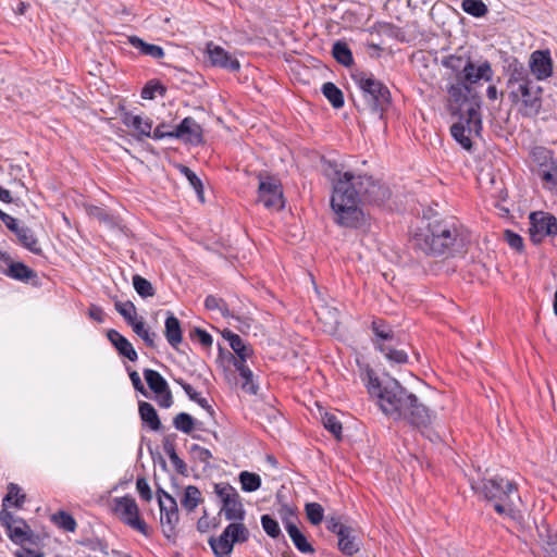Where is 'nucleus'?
<instances>
[{
    "mask_svg": "<svg viewBox=\"0 0 557 557\" xmlns=\"http://www.w3.org/2000/svg\"><path fill=\"white\" fill-rule=\"evenodd\" d=\"M545 550L549 557H557V533L548 535Z\"/></svg>",
    "mask_w": 557,
    "mask_h": 557,
    "instance_id": "64",
    "label": "nucleus"
},
{
    "mask_svg": "<svg viewBox=\"0 0 557 557\" xmlns=\"http://www.w3.org/2000/svg\"><path fill=\"white\" fill-rule=\"evenodd\" d=\"M168 126L165 124H159L153 132L151 131V136L153 139H163V138H174V129L168 131Z\"/></svg>",
    "mask_w": 557,
    "mask_h": 557,
    "instance_id": "62",
    "label": "nucleus"
},
{
    "mask_svg": "<svg viewBox=\"0 0 557 557\" xmlns=\"http://www.w3.org/2000/svg\"><path fill=\"white\" fill-rule=\"evenodd\" d=\"M128 325L132 326L133 331L141 337L148 346H153V339L149 331L145 327L143 315H123Z\"/></svg>",
    "mask_w": 557,
    "mask_h": 557,
    "instance_id": "35",
    "label": "nucleus"
},
{
    "mask_svg": "<svg viewBox=\"0 0 557 557\" xmlns=\"http://www.w3.org/2000/svg\"><path fill=\"white\" fill-rule=\"evenodd\" d=\"M174 138L190 145H199L202 141V128L195 119L185 117L175 128Z\"/></svg>",
    "mask_w": 557,
    "mask_h": 557,
    "instance_id": "19",
    "label": "nucleus"
},
{
    "mask_svg": "<svg viewBox=\"0 0 557 557\" xmlns=\"http://www.w3.org/2000/svg\"><path fill=\"white\" fill-rule=\"evenodd\" d=\"M209 545L211 546L215 557H228L232 554L234 547V544L226 529H224L218 539L210 537Z\"/></svg>",
    "mask_w": 557,
    "mask_h": 557,
    "instance_id": "27",
    "label": "nucleus"
},
{
    "mask_svg": "<svg viewBox=\"0 0 557 557\" xmlns=\"http://www.w3.org/2000/svg\"><path fill=\"white\" fill-rule=\"evenodd\" d=\"M108 339L115 347L119 354L131 361H136L138 356L131 342L116 330L108 331Z\"/></svg>",
    "mask_w": 557,
    "mask_h": 557,
    "instance_id": "23",
    "label": "nucleus"
},
{
    "mask_svg": "<svg viewBox=\"0 0 557 557\" xmlns=\"http://www.w3.org/2000/svg\"><path fill=\"white\" fill-rule=\"evenodd\" d=\"M332 172L331 209L334 222L343 227L359 228L368 224V215L361 207V198L354 185V173L330 165Z\"/></svg>",
    "mask_w": 557,
    "mask_h": 557,
    "instance_id": "2",
    "label": "nucleus"
},
{
    "mask_svg": "<svg viewBox=\"0 0 557 557\" xmlns=\"http://www.w3.org/2000/svg\"><path fill=\"white\" fill-rule=\"evenodd\" d=\"M493 75L494 72L488 61L481 62L478 65L470 61L460 78L471 86L481 79L490 82L492 81Z\"/></svg>",
    "mask_w": 557,
    "mask_h": 557,
    "instance_id": "22",
    "label": "nucleus"
},
{
    "mask_svg": "<svg viewBox=\"0 0 557 557\" xmlns=\"http://www.w3.org/2000/svg\"><path fill=\"white\" fill-rule=\"evenodd\" d=\"M239 482L244 492H255L261 486V478L259 474L249 471H242L239 473Z\"/></svg>",
    "mask_w": 557,
    "mask_h": 557,
    "instance_id": "39",
    "label": "nucleus"
},
{
    "mask_svg": "<svg viewBox=\"0 0 557 557\" xmlns=\"http://www.w3.org/2000/svg\"><path fill=\"white\" fill-rule=\"evenodd\" d=\"M214 493L222 503L221 512L228 521H243L245 509L238 492L230 483L221 482L214 484Z\"/></svg>",
    "mask_w": 557,
    "mask_h": 557,
    "instance_id": "8",
    "label": "nucleus"
},
{
    "mask_svg": "<svg viewBox=\"0 0 557 557\" xmlns=\"http://www.w3.org/2000/svg\"><path fill=\"white\" fill-rule=\"evenodd\" d=\"M286 531L295 547L304 554H313V546L307 541L306 535L299 530L296 523H286Z\"/></svg>",
    "mask_w": 557,
    "mask_h": 557,
    "instance_id": "28",
    "label": "nucleus"
},
{
    "mask_svg": "<svg viewBox=\"0 0 557 557\" xmlns=\"http://www.w3.org/2000/svg\"><path fill=\"white\" fill-rule=\"evenodd\" d=\"M258 202L269 210L278 211L283 209V190L277 178L259 175Z\"/></svg>",
    "mask_w": 557,
    "mask_h": 557,
    "instance_id": "10",
    "label": "nucleus"
},
{
    "mask_svg": "<svg viewBox=\"0 0 557 557\" xmlns=\"http://www.w3.org/2000/svg\"><path fill=\"white\" fill-rule=\"evenodd\" d=\"M354 185L360 197L362 195L367 201L376 205L383 203L391 195L386 186L374 181L371 176H356L354 174Z\"/></svg>",
    "mask_w": 557,
    "mask_h": 557,
    "instance_id": "12",
    "label": "nucleus"
},
{
    "mask_svg": "<svg viewBox=\"0 0 557 557\" xmlns=\"http://www.w3.org/2000/svg\"><path fill=\"white\" fill-rule=\"evenodd\" d=\"M322 92L325 98L332 103L334 108H342L344 106V96L342 90L333 83H325L322 86Z\"/></svg>",
    "mask_w": 557,
    "mask_h": 557,
    "instance_id": "38",
    "label": "nucleus"
},
{
    "mask_svg": "<svg viewBox=\"0 0 557 557\" xmlns=\"http://www.w3.org/2000/svg\"><path fill=\"white\" fill-rule=\"evenodd\" d=\"M225 529L228 532L233 544L245 543L249 539V530L244 523H242V521L230 523Z\"/></svg>",
    "mask_w": 557,
    "mask_h": 557,
    "instance_id": "37",
    "label": "nucleus"
},
{
    "mask_svg": "<svg viewBox=\"0 0 557 557\" xmlns=\"http://www.w3.org/2000/svg\"><path fill=\"white\" fill-rule=\"evenodd\" d=\"M160 92L161 95L164 94V87L160 84H157V83H148L141 90V97L144 99H153L154 98V95L156 92Z\"/></svg>",
    "mask_w": 557,
    "mask_h": 557,
    "instance_id": "58",
    "label": "nucleus"
},
{
    "mask_svg": "<svg viewBox=\"0 0 557 557\" xmlns=\"http://www.w3.org/2000/svg\"><path fill=\"white\" fill-rule=\"evenodd\" d=\"M332 53L335 60L345 66H349L354 62L351 51L346 42L336 41L333 45Z\"/></svg>",
    "mask_w": 557,
    "mask_h": 557,
    "instance_id": "36",
    "label": "nucleus"
},
{
    "mask_svg": "<svg viewBox=\"0 0 557 557\" xmlns=\"http://www.w3.org/2000/svg\"><path fill=\"white\" fill-rule=\"evenodd\" d=\"M450 134L455 138V140L465 149L470 150L472 148V141L470 139V135L462 124H453L450 127Z\"/></svg>",
    "mask_w": 557,
    "mask_h": 557,
    "instance_id": "49",
    "label": "nucleus"
},
{
    "mask_svg": "<svg viewBox=\"0 0 557 557\" xmlns=\"http://www.w3.org/2000/svg\"><path fill=\"white\" fill-rule=\"evenodd\" d=\"M507 91L510 101L518 106L519 112L524 116H534L542 107V87L531 77L529 72L520 64L511 69L507 81Z\"/></svg>",
    "mask_w": 557,
    "mask_h": 557,
    "instance_id": "4",
    "label": "nucleus"
},
{
    "mask_svg": "<svg viewBox=\"0 0 557 557\" xmlns=\"http://www.w3.org/2000/svg\"><path fill=\"white\" fill-rule=\"evenodd\" d=\"M164 336L172 348L178 349L183 342V330L180 320L175 315H168Z\"/></svg>",
    "mask_w": 557,
    "mask_h": 557,
    "instance_id": "24",
    "label": "nucleus"
},
{
    "mask_svg": "<svg viewBox=\"0 0 557 557\" xmlns=\"http://www.w3.org/2000/svg\"><path fill=\"white\" fill-rule=\"evenodd\" d=\"M352 78L362 91L366 109L382 116L391 102L388 88L370 73L358 72Z\"/></svg>",
    "mask_w": 557,
    "mask_h": 557,
    "instance_id": "6",
    "label": "nucleus"
},
{
    "mask_svg": "<svg viewBox=\"0 0 557 557\" xmlns=\"http://www.w3.org/2000/svg\"><path fill=\"white\" fill-rule=\"evenodd\" d=\"M461 8L466 13L474 17H482L488 11L485 3L481 0H463Z\"/></svg>",
    "mask_w": 557,
    "mask_h": 557,
    "instance_id": "48",
    "label": "nucleus"
},
{
    "mask_svg": "<svg viewBox=\"0 0 557 557\" xmlns=\"http://www.w3.org/2000/svg\"><path fill=\"white\" fill-rule=\"evenodd\" d=\"M278 515L285 528L286 523H295V520H297L296 509L292 508L287 504H283L281 506V508L278 509Z\"/></svg>",
    "mask_w": 557,
    "mask_h": 557,
    "instance_id": "54",
    "label": "nucleus"
},
{
    "mask_svg": "<svg viewBox=\"0 0 557 557\" xmlns=\"http://www.w3.org/2000/svg\"><path fill=\"white\" fill-rule=\"evenodd\" d=\"M8 274L15 280L25 282L36 276V273L22 262L12 263Z\"/></svg>",
    "mask_w": 557,
    "mask_h": 557,
    "instance_id": "44",
    "label": "nucleus"
},
{
    "mask_svg": "<svg viewBox=\"0 0 557 557\" xmlns=\"http://www.w3.org/2000/svg\"><path fill=\"white\" fill-rule=\"evenodd\" d=\"M144 377L148 387L157 395L158 405L162 408H170L173 404V396L166 380L152 369H145Z\"/></svg>",
    "mask_w": 557,
    "mask_h": 557,
    "instance_id": "14",
    "label": "nucleus"
},
{
    "mask_svg": "<svg viewBox=\"0 0 557 557\" xmlns=\"http://www.w3.org/2000/svg\"><path fill=\"white\" fill-rule=\"evenodd\" d=\"M133 285H134V288L136 289V292L143 296V297H147V296H151L152 295V285L149 281H147L146 278L139 276V275H135L133 277Z\"/></svg>",
    "mask_w": 557,
    "mask_h": 557,
    "instance_id": "53",
    "label": "nucleus"
},
{
    "mask_svg": "<svg viewBox=\"0 0 557 557\" xmlns=\"http://www.w3.org/2000/svg\"><path fill=\"white\" fill-rule=\"evenodd\" d=\"M321 420H322V424L324 425V428L329 432H331L336 440L342 438V430H343L342 423L335 414L325 412L322 416Z\"/></svg>",
    "mask_w": 557,
    "mask_h": 557,
    "instance_id": "46",
    "label": "nucleus"
},
{
    "mask_svg": "<svg viewBox=\"0 0 557 557\" xmlns=\"http://www.w3.org/2000/svg\"><path fill=\"white\" fill-rule=\"evenodd\" d=\"M541 159L543 161L537 169V176L542 180L545 188L557 194V164L547 150L541 152Z\"/></svg>",
    "mask_w": 557,
    "mask_h": 557,
    "instance_id": "17",
    "label": "nucleus"
},
{
    "mask_svg": "<svg viewBox=\"0 0 557 557\" xmlns=\"http://www.w3.org/2000/svg\"><path fill=\"white\" fill-rule=\"evenodd\" d=\"M233 366L244 380L242 387L251 394H256L258 387L252 382V371L246 364V360H234Z\"/></svg>",
    "mask_w": 557,
    "mask_h": 557,
    "instance_id": "34",
    "label": "nucleus"
},
{
    "mask_svg": "<svg viewBox=\"0 0 557 557\" xmlns=\"http://www.w3.org/2000/svg\"><path fill=\"white\" fill-rule=\"evenodd\" d=\"M190 453L194 455L195 459L206 465H208L210 459H212L213 457L209 449L201 447L197 444L191 445Z\"/></svg>",
    "mask_w": 557,
    "mask_h": 557,
    "instance_id": "55",
    "label": "nucleus"
},
{
    "mask_svg": "<svg viewBox=\"0 0 557 557\" xmlns=\"http://www.w3.org/2000/svg\"><path fill=\"white\" fill-rule=\"evenodd\" d=\"M223 337L228 341L231 348L236 354L237 358L231 355V358L234 360H247V358L252 354V350L247 347L242 339V337L228 330H224L222 333Z\"/></svg>",
    "mask_w": 557,
    "mask_h": 557,
    "instance_id": "25",
    "label": "nucleus"
},
{
    "mask_svg": "<svg viewBox=\"0 0 557 557\" xmlns=\"http://www.w3.org/2000/svg\"><path fill=\"white\" fill-rule=\"evenodd\" d=\"M83 545L87 546L91 550H100L104 555H108V544L103 540L90 539V540L84 541Z\"/></svg>",
    "mask_w": 557,
    "mask_h": 557,
    "instance_id": "61",
    "label": "nucleus"
},
{
    "mask_svg": "<svg viewBox=\"0 0 557 557\" xmlns=\"http://www.w3.org/2000/svg\"><path fill=\"white\" fill-rule=\"evenodd\" d=\"M530 238L534 244H540L546 236L557 234V219L542 211L530 214Z\"/></svg>",
    "mask_w": 557,
    "mask_h": 557,
    "instance_id": "11",
    "label": "nucleus"
},
{
    "mask_svg": "<svg viewBox=\"0 0 557 557\" xmlns=\"http://www.w3.org/2000/svg\"><path fill=\"white\" fill-rule=\"evenodd\" d=\"M205 307L209 311L219 310L222 313L228 312V308L226 307V304L214 296H208L205 301Z\"/></svg>",
    "mask_w": 557,
    "mask_h": 557,
    "instance_id": "57",
    "label": "nucleus"
},
{
    "mask_svg": "<svg viewBox=\"0 0 557 557\" xmlns=\"http://www.w3.org/2000/svg\"><path fill=\"white\" fill-rule=\"evenodd\" d=\"M553 60L549 50H535L529 59L530 72L537 81H545L553 75Z\"/></svg>",
    "mask_w": 557,
    "mask_h": 557,
    "instance_id": "15",
    "label": "nucleus"
},
{
    "mask_svg": "<svg viewBox=\"0 0 557 557\" xmlns=\"http://www.w3.org/2000/svg\"><path fill=\"white\" fill-rule=\"evenodd\" d=\"M305 512L309 522L313 525L320 524L324 519V509L319 503H307Z\"/></svg>",
    "mask_w": 557,
    "mask_h": 557,
    "instance_id": "47",
    "label": "nucleus"
},
{
    "mask_svg": "<svg viewBox=\"0 0 557 557\" xmlns=\"http://www.w3.org/2000/svg\"><path fill=\"white\" fill-rule=\"evenodd\" d=\"M374 338H372V343L375 349H379V346H384L389 343H398L399 334L394 331L393 326L382 318H375L370 325Z\"/></svg>",
    "mask_w": 557,
    "mask_h": 557,
    "instance_id": "18",
    "label": "nucleus"
},
{
    "mask_svg": "<svg viewBox=\"0 0 557 557\" xmlns=\"http://www.w3.org/2000/svg\"><path fill=\"white\" fill-rule=\"evenodd\" d=\"M122 123L132 132L136 139L150 137L152 131V121L143 115L124 112L121 116Z\"/></svg>",
    "mask_w": 557,
    "mask_h": 557,
    "instance_id": "20",
    "label": "nucleus"
},
{
    "mask_svg": "<svg viewBox=\"0 0 557 557\" xmlns=\"http://www.w3.org/2000/svg\"><path fill=\"white\" fill-rule=\"evenodd\" d=\"M136 488H137L139 496L141 497L143 500L150 502L152 499V492H151V488H150L146 478H144V476L137 478Z\"/></svg>",
    "mask_w": 557,
    "mask_h": 557,
    "instance_id": "56",
    "label": "nucleus"
},
{
    "mask_svg": "<svg viewBox=\"0 0 557 557\" xmlns=\"http://www.w3.org/2000/svg\"><path fill=\"white\" fill-rule=\"evenodd\" d=\"M173 425L176 430L189 434L195 426V420L189 413L181 412L174 417Z\"/></svg>",
    "mask_w": 557,
    "mask_h": 557,
    "instance_id": "51",
    "label": "nucleus"
},
{
    "mask_svg": "<svg viewBox=\"0 0 557 557\" xmlns=\"http://www.w3.org/2000/svg\"><path fill=\"white\" fill-rule=\"evenodd\" d=\"M26 495L21 493V488L15 483L8 485V493L3 498V505L11 504L16 508H21L25 502Z\"/></svg>",
    "mask_w": 557,
    "mask_h": 557,
    "instance_id": "43",
    "label": "nucleus"
},
{
    "mask_svg": "<svg viewBox=\"0 0 557 557\" xmlns=\"http://www.w3.org/2000/svg\"><path fill=\"white\" fill-rule=\"evenodd\" d=\"M449 99L456 103H459L461 108H466L468 95L471 92V86L465 83L461 78L456 84H451L447 89Z\"/></svg>",
    "mask_w": 557,
    "mask_h": 557,
    "instance_id": "30",
    "label": "nucleus"
},
{
    "mask_svg": "<svg viewBox=\"0 0 557 557\" xmlns=\"http://www.w3.org/2000/svg\"><path fill=\"white\" fill-rule=\"evenodd\" d=\"M458 228L448 221H434L419 228L413 236L414 246L425 253L442 255L457 244Z\"/></svg>",
    "mask_w": 557,
    "mask_h": 557,
    "instance_id": "5",
    "label": "nucleus"
},
{
    "mask_svg": "<svg viewBox=\"0 0 557 557\" xmlns=\"http://www.w3.org/2000/svg\"><path fill=\"white\" fill-rule=\"evenodd\" d=\"M128 42L132 47L139 50L141 54L149 55L153 59H162L164 57V51L162 47L145 42L137 36L128 37Z\"/></svg>",
    "mask_w": 557,
    "mask_h": 557,
    "instance_id": "31",
    "label": "nucleus"
},
{
    "mask_svg": "<svg viewBox=\"0 0 557 557\" xmlns=\"http://www.w3.org/2000/svg\"><path fill=\"white\" fill-rule=\"evenodd\" d=\"M315 321V327L320 331L330 335L338 333L339 322L336 315H317Z\"/></svg>",
    "mask_w": 557,
    "mask_h": 557,
    "instance_id": "41",
    "label": "nucleus"
},
{
    "mask_svg": "<svg viewBox=\"0 0 557 557\" xmlns=\"http://www.w3.org/2000/svg\"><path fill=\"white\" fill-rule=\"evenodd\" d=\"M260 521H261L262 529L267 533L268 536H270L271 539H274V540L282 537L285 541L278 522L272 516H270L268 513L262 515Z\"/></svg>",
    "mask_w": 557,
    "mask_h": 557,
    "instance_id": "42",
    "label": "nucleus"
},
{
    "mask_svg": "<svg viewBox=\"0 0 557 557\" xmlns=\"http://www.w3.org/2000/svg\"><path fill=\"white\" fill-rule=\"evenodd\" d=\"M176 383L184 389V392L186 393L190 400H198L200 394L196 392L195 388L189 383L185 382L183 379L176 380Z\"/></svg>",
    "mask_w": 557,
    "mask_h": 557,
    "instance_id": "63",
    "label": "nucleus"
},
{
    "mask_svg": "<svg viewBox=\"0 0 557 557\" xmlns=\"http://www.w3.org/2000/svg\"><path fill=\"white\" fill-rule=\"evenodd\" d=\"M460 111L461 113L459 121L455 124H462L465 131H467L469 135H479L480 131L482 129L479 101L472 100L471 102L467 103L466 108H460Z\"/></svg>",
    "mask_w": 557,
    "mask_h": 557,
    "instance_id": "16",
    "label": "nucleus"
},
{
    "mask_svg": "<svg viewBox=\"0 0 557 557\" xmlns=\"http://www.w3.org/2000/svg\"><path fill=\"white\" fill-rule=\"evenodd\" d=\"M368 392L379 398L382 411L393 419H403L417 429L428 428L433 414L419 398L395 379L382 383L371 368H367Z\"/></svg>",
    "mask_w": 557,
    "mask_h": 557,
    "instance_id": "1",
    "label": "nucleus"
},
{
    "mask_svg": "<svg viewBox=\"0 0 557 557\" xmlns=\"http://www.w3.org/2000/svg\"><path fill=\"white\" fill-rule=\"evenodd\" d=\"M52 521L61 529L67 532H74L77 524L72 515L60 510L52 516Z\"/></svg>",
    "mask_w": 557,
    "mask_h": 557,
    "instance_id": "45",
    "label": "nucleus"
},
{
    "mask_svg": "<svg viewBox=\"0 0 557 557\" xmlns=\"http://www.w3.org/2000/svg\"><path fill=\"white\" fill-rule=\"evenodd\" d=\"M207 53L211 64L214 66H220L232 72L238 71L240 67L236 58L225 51L222 47L215 46L212 42L208 44Z\"/></svg>",
    "mask_w": 557,
    "mask_h": 557,
    "instance_id": "21",
    "label": "nucleus"
},
{
    "mask_svg": "<svg viewBox=\"0 0 557 557\" xmlns=\"http://www.w3.org/2000/svg\"><path fill=\"white\" fill-rule=\"evenodd\" d=\"M180 171L182 174H184V176L187 178L189 184L193 186L199 200L201 202H203L205 201L203 187H202V183H201L200 178L196 175V173H194L189 168H187L185 165H180Z\"/></svg>",
    "mask_w": 557,
    "mask_h": 557,
    "instance_id": "50",
    "label": "nucleus"
},
{
    "mask_svg": "<svg viewBox=\"0 0 557 557\" xmlns=\"http://www.w3.org/2000/svg\"><path fill=\"white\" fill-rule=\"evenodd\" d=\"M507 244L515 250L520 251L523 247V240L520 235L507 230L504 233Z\"/></svg>",
    "mask_w": 557,
    "mask_h": 557,
    "instance_id": "59",
    "label": "nucleus"
},
{
    "mask_svg": "<svg viewBox=\"0 0 557 557\" xmlns=\"http://www.w3.org/2000/svg\"><path fill=\"white\" fill-rule=\"evenodd\" d=\"M114 512L121 521L132 529L140 532L145 536H150V530L147 523L140 518L139 509L135 499L131 496L115 497L113 499Z\"/></svg>",
    "mask_w": 557,
    "mask_h": 557,
    "instance_id": "9",
    "label": "nucleus"
},
{
    "mask_svg": "<svg viewBox=\"0 0 557 557\" xmlns=\"http://www.w3.org/2000/svg\"><path fill=\"white\" fill-rule=\"evenodd\" d=\"M138 411L141 421L148 424L152 431H159L162 428L158 412L150 403L139 401Z\"/></svg>",
    "mask_w": 557,
    "mask_h": 557,
    "instance_id": "29",
    "label": "nucleus"
},
{
    "mask_svg": "<svg viewBox=\"0 0 557 557\" xmlns=\"http://www.w3.org/2000/svg\"><path fill=\"white\" fill-rule=\"evenodd\" d=\"M191 341L198 342L203 348H210L213 343L212 336L203 329L195 326L189 330Z\"/></svg>",
    "mask_w": 557,
    "mask_h": 557,
    "instance_id": "52",
    "label": "nucleus"
},
{
    "mask_svg": "<svg viewBox=\"0 0 557 557\" xmlns=\"http://www.w3.org/2000/svg\"><path fill=\"white\" fill-rule=\"evenodd\" d=\"M393 343L386 344L384 346H379V351L382 352L386 359L391 362L397 364H404L408 361V355L405 350L396 349L392 347Z\"/></svg>",
    "mask_w": 557,
    "mask_h": 557,
    "instance_id": "40",
    "label": "nucleus"
},
{
    "mask_svg": "<svg viewBox=\"0 0 557 557\" xmlns=\"http://www.w3.org/2000/svg\"><path fill=\"white\" fill-rule=\"evenodd\" d=\"M203 502L200 490L195 485L185 487L184 494L181 498L182 507L187 511H194L199 504Z\"/></svg>",
    "mask_w": 557,
    "mask_h": 557,
    "instance_id": "32",
    "label": "nucleus"
},
{
    "mask_svg": "<svg viewBox=\"0 0 557 557\" xmlns=\"http://www.w3.org/2000/svg\"><path fill=\"white\" fill-rule=\"evenodd\" d=\"M7 529L9 530V537L14 543H23L24 541H27L29 539L27 533L21 527H12L11 524L10 528Z\"/></svg>",
    "mask_w": 557,
    "mask_h": 557,
    "instance_id": "60",
    "label": "nucleus"
},
{
    "mask_svg": "<svg viewBox=\"0 0 557 557\" xmlns=\"http://www.w3.org/2000/svg\"><path fill=\"white\" fill-rule=\"evenodd\" d=\"M13 233L16 235L20 244L26 249H28L30 252L35 255L42 253L41 246L37 237L35 236L34 232L29 227L18 226L16 231H14Z\"/></svg>",
    "mask_w": 557,
    "mask_h": 557,
    "instance_id": "26",
    "label": "nucleus"
},
{
    "mask_svg": "<svg viewBox=\"0 0 557 557\" xmlns=\"http://www.w3.org/2000/svg\"><path fill=\"white\" fill-rule=\"evenodd\" d=\"M326 529L338 537L337 547L346 556L356 555L361 548V539L357 531L341 521L339 517L326 518Z\"/></svg>",
    "mask_w": 557,
    "mask_h": 557,
    "instance_id": "7",
    "label": "nucleus"
},
{
    "mask_svg": "<svg viewBox=\"0 0 557 557\" xmlns=\"http://www.w3.org/2000/svg\"><path fill=\"white\" fill-rule=\"evenodd\" d=\"M470 61L471 59L468 55L450 54L442 60V64L456 73L460 78Z\"/></svg>",
    "mask_w": 557,
    "mask_h": 557,
    "instance_id": "33",
    "label": "nucleus"
},
{
    "mask_svg": "<svg viewBox=\"0 0 557 557\" xmlns=\"http://www.w3.org/2000/svg\"><path fill=\"white\" fill-rule=\"evenodd\" d=\"M478 493L492 503L494 510L516 523L523 522V515L517 504L521 503L518 486L513 481L502 476L483 479L475 487Z\"/></svg>",
    "mask_w": 557,
    "mask_h": 557,
    "instance_id": "3",
    "label": "nucleus"
},
{
    "mask_svg": "<svg viewBox=\"0 0 557 557\" xmlns=\"http://www.w3.org/2000/svg\"><path fill=\"white\" fill-rule=\"evenodd\" d=\"M160 524L164 537L175 543L177 537V524L180 521L178 507L174 497H169V504L160 502Z\"/></svg>",
    "mask_w": 557,
    "mask_h": 557,
    "instance_id": "13",
    "label": "nucleus"
}]
</instances>
